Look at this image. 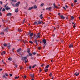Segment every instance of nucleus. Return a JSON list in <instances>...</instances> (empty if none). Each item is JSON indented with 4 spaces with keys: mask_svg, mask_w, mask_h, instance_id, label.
Returning <instances> with one entry per match:
<instances>
[{
    "mask_svg": "<svg viewBox=\"0 0 80 80\" xmlns=\"http://www.w3.org/2000/svg\"><path fill=\"white\" fill-rule=\"evenodd\" d=\"M9 30V28L8 27H7L6 28L3 29V32H8V30Z\"/></svg>",
    "mask_w": 80,
    "mask_h": 80,
    "instance_id": "1",
    "label": "nucleus"
},
{
    "mask_svg": "<svg viewBox=\"0 0 80 80\" xmlns=\"http://www.w3.org/2000/svg\"><path fill=\"white\" fill-rule=\"evenodd\" d=\"M27 57H22V60L23 61H25V60H26L27 59Z\"/></svg>",
    "mask_w": 80,
    "mask_h": 80,
    "instance_id": "2",
    "label": "nucleus"
},
{
    "mask_svg": "<svg viewBox=\"0 0 80 80\" xmlns=\"http://www.w3.org/2000/svg\"><path fill=\"white\" fill-rule=\"evenodd\" d=\"M38 23L37 24V25H40L42 23V21L40 20H39L38 21Z\"/></svg>",
    "mask_w": 80,
    "mask_h": 80,
    "instance_id": "3",
    "label": "nucleus"
},
{
    "mask_svg": "<svg viewBox=\"0 0 80 80\" xmlns=\"http://www.w3.org/2000/svg\"><path fill=\"white\" fill-rule=\"evenodd\" d=\"M52 9V7H49V8H46V10H48V11H51V10Z\"/></svg>",
    "mask_w": 80,
    "mask_h": 80,
    "instance_id": "4",
    "label": "nucleus"
},
{
    "mask_svg": "<svg viewBox=\"0 0 80 80\" xmlns=\"http://www.w3.org/2000/svg\"><path fill=\"white\" fill-rule=\"evenodd\" d=\"M20 2H17L15 4V6L16 7H18L19 6V4H20Z\"/></svg>",
    "mask_w": 80,
    "mask_h": 80,
    "instance_id": "5",
    "label": "nucleus"
},
{
    "mask_svg": "<svg viewBox=\"0 0 80 80\" xmlns=\"http://www.w3.org/2000/svg\"><path fill=\"white\" fill-rule=\"evenodd\" d=\"M42 42L43 43H44V44H45L47 43V40L45 39H43L42 40Z\"/></svg>",
    "mask_w": 80,
    "mask_h": 80,
    "instance_id": "6",
    "label": "nucleus"
},
{
    "mask_svg": "<svg viewBox=\"0 0 80 80\" xmlns=\"http://www.w3.org/2000/svg\"><path fill=\"white\" fill-rule=\"evenodd\" d=\"M60 17H61V19H63V20H64V19H65V17L63 16L62 15H61Z\"/></svg>",
    "mask_w": 80,
    "mask_h": 80,
    "instance_id": "7",
    "label": "nucleus"
},
{
    "mask_svg": "<svg viewBox=\"0 0 80 80\" xmlns=\"http://www.w3.org/2000/svg\"><path fill=\"white\" fill-rule=\"evenodd\" d=\"M7 15L8 17H9L10 16H12V13H8V14H7Z\"/></svg>",
    "mask_w": 80,
    "mask_h": 80,
    "instance_id": "8",
    "label": "nucleus"
},
{
    "mask_svg": "<svg viewBox=\"0 0 80 80\" xmlns=\"http://www.w3.org/2000/svg\"><path fill=\"white\" fill-rule=\"evenodd\" d=\"M40 33H39L37 34V38H40Z\"/></svg>",
    "mask_w": 80,
    "mask_h": 80,
    "instance_id": "9",
    "label": "nucleus"
},
{
    "mask_svg": "<svg viewBox=\"0 0 80 80\" xmlns=\"http://www.w3.org/2000/svg\"><path fill=\"white\" fill-rule=\"evenodd\" d=\"M53 5L54 6V8H58V7L55 5V3H53Z\"/></svg>",
    "mask_w": 80,
    "mask_h": 80,
    "instance_id": "10",
    "label": "nucleus"
},
{
    "mask_svg": "<svg viewBox=\"0 0 80 80\" xmlns=\"http://www.w3.org/2000/svg\"><path fill=\"white\" fill-rule=\"evenodd\" d=\"M74 75L76 76H78V75H79V73L78 72H76L74 74Z\"/></svg>",
    "mask_w": 80,
    "mask_h": 80,
    "instance_id": "11",
    "label": "nucleus"
},
{
    "mask_svg": "<svg viewBox=\"0 0 80 80\" xmlns=\"http://www.w3.org/2000/svg\"><path fill=\"white\" fill-rule=\"evenodd\" d=\"M6 52H5L3 51L1 53V55H3L4 54H5Z\"/></svg>",
    "mask_w": 80,
    "mask_h": 80,
    "instance_id": "12",
    "label": "nucleus"
},
{
    "mask_svg": "<svg viewBox=\"0 0 80 80\" xmlns=\"http://www.w3.org/2000/svg\"><path fill=\"white\" fill-rule=\"evenodd\" d=\"M30 75L31 77H32V78H34V74H30Z\"/></svg>",
    "mask_w": 80,
    "mask_h": 80,
    "instance_id": "13",
    "label": "nucleus"
},
{
    "mask_svg": "<svg viewBox=\"0 0 80 80\" xmlns=\"http://www.w3.org/2000/svg\"><path fill=\"white\" fill-rule=\"evenodd\" d=\"M30 36L31 37H32L33 35V33L32 32L31 33H29Z\"/></svg>",
    "mask_w": 80,
    "mask_h": 80,
    "instance_id": "14",
    "label": "nucleus"
},
{
    "mask_svg": "<svg viewBox=\"0 0 80 80\" xmlns=\"http://www.w3.org/2000/svg\"><path fill=\"white\" fill-rule=\"evenodd\" d=\"M10 8L8 7H7L6 8V10H10Z\"/></svg>",
    "mask_w": 80,
    "mask_h": 80,
    "instance_id": "15",
    "label": "nucleus"
},
{
    "mask_svg": "<svg viewBox=\"0 0 80 80\" xmlns=\"http://www.w3.org/2000/svg\"><path fill=\"white\" fill-rule=\"evenodd\" d=\"M22 50V49L21 48L18 49L17 50V52H20L21 51V50Z\"/></svg>",
    "mask_w": 80,
    "mask_h": 80,
    "instance_id": "16",
    "label": "nucleus"
},
{
    "mask_svg": "<svg viewBox=\"0 0 80 80\" xmlns=\"http://www.w3.org/2000/svg\"><path fill=\"white\" fill-rule=\"evenodd\" d=\"M27 52L28 53H30V49L28 48L27 49Z\"/></svg>",
    "mask_w": 80,
    "mask_h": 80,
    "instance_id": "17",
    "label": "nucleus"
},
{
    "mask_svg": "<svg viewBox=\"0 0 80 80\" xmlns=\"http://www.w3.org/2000/svg\"><path fill=\"white\" fill-rule=\"evenodd\" d=\"M34 42H35L36 45H38V43H37V39H35L34 41Z\"/></svg>",
    "mask_w": 80,
    "mask_h": 80,
    "instance_id": "18",
    "label": "nucleus"
},
{
    "mask_svg": "<svg viewBox=\"0 0 80 80\" xmlns=\"http://www.w3.org/2000/svg\"><path fill=\"white\" fill-rule=\"evenodd\" d=\"M33 8L36 9V8H37V7L36 5H34V7H33Z\"/></svg>",
    "mask_w": 80,
    "mask_h": 80,
    "instance_id": "19",
    "label": "nucleus"
},
{
    "mask_svg": "<svg viewBox=\"0 0 80 80\" xmlns=\"http://www.w3.org/2000/svg\"><path fill=\"white\" fill-rule=\"evenodd\" d=\"M15 12H16V13H18V8H17V9L15 10Z\"/></svg>",
    "mask_w": 80,
    "mask_h": 80,
    "instance_id": "20",
    "label": "nucleus"
},
{
    "mask_svg": "<svg viewBox=\"0 0 80 80\" xmlns=\"http://www.w3.org/2000/svg\"><path fill=\"white\" fill-rule=\"evenodd\" d=\"M8 60H10V61H12V58H9L8 59Z\"/></svg>",
    "mask_w": 80,
    "mask_h": 80,
    "instance_id": "21",
    "label": "nucleus"
},
{
    "mask_svg": "<svg viewBox=\"0 0 80 80\" xmlns=\"http://www.w3.org/2000/svg\"><path fill=\"white\" fill-rule=\"evenodd\" d=\"M69 48H71V47H73V44H71L69 46Z\"/></svg>",
    "mask_w": 80,
    "mask_h": 80,
    "instance_id": "22",
    "label": "nucleus"
},
{
    "mask_svg": "<svg viewBox=\"0 0 80 80\" xmlns=\"http://www.w3.org/2000/svg\"><path fill=\"white\" fill-rule=\"evenodd\" d=\"M33 8V7H32L31 8H29V9H28V10H32V9Z\"/></svg>",
    "mask_w": 80,
    "mask_h": 80,
    "instance_id": "23",
    "label": "nucleus"
},
{
    "mask_svg": "<svg viewBox=\"0 0 80 80\" xmlns=\"http://www.w3.org/2000/svg\"><path fill=\"white\" fill-rule=\"evenodd\" d=\"M29 56H30V57H32V56H33V55H32V54L31 53H29Z\"/></svg>",
    "mask_w": 80,
    "mask_h": 80,
    "instance_id": "24",
    "label": "nucleus"
},
{
    "mask_svg": "<svg viewBox=\"0 0 80 80\" xmlns=\"http://www.w3.org/2000/svg\"><path fill=\"white\" fill-rule=\"evenodd\" d=\"M23 43H28V42L27 41H23Z\"/></svg>",
    "mask_w": 80,
    "mask_h": 80,
    "instance_id": "25",
    "label": "nucleus"
},
{
    "mask_svg": "<svg viewBox=\"0 0 80 80\" xmlns=\"http://www.w3.org/2000/svg\"><path fill=\"white\" fill-rule=\"evenodd\" d=\"M44 5V3H42L40 5L41 7H43V5Z\"/></svg>",
    "mask_w": 80,
    "mask_h": 80,
    "instance_id": "26",
    "label": "nucleus"
},
{
    "mask_svg": "<svg viewBox=\"0 0 80 80\" xmlns=\"http://www.w3.org/2000/svg\"><path fill=\"white\" fill-rule=\"evenodd\" d=\"M3 77L5 78V79H7V78L5 77V75L4 74L3 75Z\"/></svg>",
    "mask_w": 80,
    "mask_h": 80,
    "instance_id": "27",
    "label": "nucleus"
},
{
    "mask_svg": "<svg viewBox=\"0 0 80 80\" xmlns=\"http://www.w3.org/2000/svg\"><path fill=\"white\" fill-rule=\"evenodd\" d=\"M3 45L4 47H7V44H6V43H4L3 44Z\"/></svg>",
    "mask_w": 80,
    "mask_h": 80,
    "instance_id": "28",
    "label": "nucleus"
},
{
    "mask_svg": "<svg viewBox=\"0 0 80 80\" xmlns=\"http://www.w3.org/2000/svg\"><path fill=\"white\" fill-rule=\"evenodd\" d=\"M49 67V65H48L46 66V67H45V68H48Z\"/></svg>",
    "mask_w": 80,
    "mask_h": 80,
    "instance_id": "29",
    "label": "nucleus"
},
{
    "mask_svg": "<svg viewBox=\"0 0 80 80\" xmlns=\"http://www.w3.org/2000/svg\"><path fill=\"white\" fill-rule=\"evenodd\" d=\"M20 78L19 76H18V77H15V79H17V78Z\"/></svg>",
    "mask_w": 80,
    "mask_h": 80,
    "instance_id": "30",
    "label": "nucleus"
},
{
    "mask_svg": "<svg viewBox=\"0 0 80 80\" xmlns=\"http://www.w3.org/2000/svg\"><path fill=\"white\" fill-rule=\"evenodd\" d=\"M37 22L36 21L35 22H34L33 25H37Z\"/></svg>",
    "mask_w": 80,
    "mask_h": 80,
    "instance_id": "31",
    "label": "nucleus"
},
{
    "mask_svg": "<svg viewBox=\"0 0 80 80\" xmlns=\"http://www.w3.org/2000/svg\"><path fill=\"white\" fill-rule=\"evenodd\" d=\"M37 66V65L35 64L34 65H33L32 67V68H34V67H36Z\"/></svg>",
    "mask_w": 80,
    "mask_h": 80,
    "instance_id": "32",
    "label": "nucleus"
},
{
    "mask_svg": "<svg viewBox=\"0 0 80 80\" xmlns=\"http://www.w3.org/2000/svg\"><path fill=\"white\" fill-rule=\"evenodd\" d=\"M5 75H6V76H7V77H8V74H7V73H5Z\"/></svg>",
    "mask_w": 80,
    "mask_h": 80,
    "instance_id": "33",
    "label": "nucleus"
},
{
    "mask_svg": "<svg viewBox=\"0 0 80 80\" xmlns=\"http://www.w3.org/2000/svg\"><path fill=\"white\" fill-rule=\"evenodd\" d=\"M18 30L19 32H22V30L20 29H18Z\"/></svg>",
    "mask_w": 80,
    "mask_h": 80,
    "instance_id": "34",
    "label": "nucleus"
},
{
    "mask_svg": "<svg viewBox=\"0 0 80 80\" xmlns=\"http://www.w3.org/2000/svg\"><path fill=\"white\" fill-rule=\"evenodd\" d=\"M7 47H10V45L8 44V45H7Z\"/></svg>",
    "mask_w": 80,
    "mask_h": 80,
    "instance_id": "35",
    "label": "nucleus"
},
{
    "mask_svg": "<svg viewBox=\"0 0 80 80\" xmlns=\"http://www.w3.org/2000/svg\"><path fill=\"white\" fill-rule=\"evenodd\" d=\"M14 66L15 67H16V68H17V64H14Z\"/></svg>",
    "mask_w": 80,
    "mask_h": 80,
    "instance_id": "36",
    "label": "nucleus"
},
{
    "mask_svg": "<svg viewBox=\"0 0 80 80\" xmlns=\"http://www.w3.org/2000/svg\"><path fill=\"white\" fill-rule=\"evenodd\" d=\"M12 2H17V1H16V0H12Z\"/></svg>",
    "mask_w": 80,
    "mask_h": 80,
    "instance_id": "37",
    "label": "nucleus"
},
{
    "mask_svg": "<svg viewBox=\"0 0 80 80\" xmlns=\"http://www.w3.org/2000/svg\"><path fill=\"white\" fill-rule=\"evenodd\" d=\"M5 8H3L2 10V12H5Z\"/></svg>",
    "mask_w": 80,
    "mask_h": 80,
    "instance_id": "38",
    "label": "nucleus"
},
{
    "mask_svg": "<svg viewBox=\"0 0 80 80\" xmlns=\"http://www.w3.org/2000/svg\"><path fill=\"white\" fill-rule=\"evenodd\" d=\"M29 43H31V44H32V43H33V42H32V41H29Z\"/></svg>",
    "mask_w": 80,
    "mask_h": 80,
    "instance_id": "39",
    "label": "nucleus"
},
{
    "mask_svg": "<svg viewBox=\"0 0 80 80\" xmlns=\"http://www.w3.org/2000/svg\"><path fill=\"white\" fill-rule=\"evenodd\" d=\"M36 52H32V54H33V55H36Z\"/></svg>",
    "mask_w": 80,
    "mask_h": 80,
    "instance_id": "40",
    "label": "nucleus"
},
{
    "mask_svg": "<svg viewBox=\"0 0 80 80\" xmlns=\"http://www.w3.org/2000/svg\"><path fill=\"white\" fill-rule=\"evenodd\" d=\"M49 76H50V77H52V73H50L49 74Z\"/></svg>",
    "mask_w": 80,
    "mask_h": 80,
    "instance_id": "41",
    "label": "nucleus"
},
{
    "mask_svg": "<svg viewBox=\"0 0 80 80\" xmlns=\"http://www.w3.org/2000/svg\"><path fill=\"white\" fill-rule=\"evenodd\" d=\"M71 19H73L74 18V17H73V16H71Z\"/></svg>",
    "mask_w": 80,
    "mask_h": 80,
    "instance_id": "42",
    "label": "nucleus"
},
{
    "mask_svg": "<svg viewBox=\"0 0 80 80\" xmlns=\"http://www.w3.org/2000/svg\"><path fill=\"white\" fill-rule=\"evenodd\" d=\"M71 7H73V3H72L71 4Z\"/></svg>",
    "mask_w": 80,
    "mask_h": 80,
    "instance_id": "43",
    "label": "nucleus"
},
{
    "mask_svg": "<svg viewBox=\"0 0 80 80\" xmlns=\"http://www.w3.org/2000/svg\"><path fill=\"white\" fill-rule=\"evenodd\" d=\"M9 75L10 77H12V75H13V74H10Z\"/></svg>",
    "mask_w": 80,
    "mask_h": 80,
    "instance_id": "44",
    "label": "nucleus"
},
{
    "mask_svg": "<svg viewBox=\"0 0 80 80\" xmlns=\"http://www.w3.org/2000/svg\"><path fill=\"white\" fill-rule=\"evenodd\" d=\"M12 6H13V7H15V4H13V3H12Z\"/></svg>",
    "mask_w": 80,
    "mask_h": 80,
    "instance_id": "45",
    "label": "nucleus"
},
{
    "mask_svg": "<svg viewBox=\"0 0 80 80\" xmlns=\"http://www.w3.org/2000/svg\"><path fill=\"white\" fill-rule=\"evenodd\" d=\"M33 35H34V37H34L35 38V37H36V35L35 34H34Z\"/></svg>",
    "mask_w": 80,
    "mask_h": 80,
    "instance_id": "46",
    "label": "nucleus"
},
{
    "mask_svg": "<svg viewBox=\"0 0 80 80\" xmlns=\"http://www.w3.org/2000/svg\"><path fill=\"white\" fill-rule=\"evenodd\" d=\"M41 49V47H38V49L40 50Z\"/></svg>",
    "mask_w": 80,
    "mask_h": 80,
    "instance_id": "47",
    "label": "nucleus"
},
{
    "mask_svg": "<svg viewBox=\"0 0 80 80\" xmlns=\"http://www.w3.org/2000/svg\"><path fill=\"white\" fill-rule=\"evenodd\" d=\"M29 68L30 70L31 68H32V67H31V66H30L29 67Z\"/></svg>",
    "mask_w": 80,
    "mask_h": 80,
    "instance_id": "48",
    "label": "nucleus"
},
{
    "mask_svg": "<svg viewBox=\"0 0 80 80\" xmlns=\"http://www.w3.org/2000/svg\"><path fill=\"white\" fill-rule=\"evenodd\" d=\"M41 23H42V25H43V24H44V23H43V21H41Z\"/></svg>",
    "mask_w": 80,
    "mask_h": 80,
    "instance_id": "49",
    "label": "nucleus"
},
{
    "mask_svg": "<svg viewBox=\"0 0 80 80\" xmlns=\"http://www.w3.org/2000/svg\"><path fill=\"white\" fill-rule=\"evenodd\" d=\"M63 8L64 10H66L67 8H66L65 7H63Z\"/></svg>",
    "mask_w": 80,
    "mask_h": 80,
    "instance_id": "50",
    "label": "nucleus"
},
{
    "mask_svg": "<svg viewBox=\"0 0 80 80\" xmlns=\"http://www.w3.org/2000/svg\"><path fill=\"white\" fill-rule=\"evenodd\" d=\"M74 2L75 3H76V2H77V0H74Z\"/></svg>",
    "mask_w": 80,
    "mask_h": 80,
    "instance_id": "51",
    "label": "nucleus"
},
{
    "mask_svg": "<svg viewBox=\"0 0 80 80\" xmlns=\"http://www.w3.org/2000/svg\"><path fill=\"white\" fill-rule=\"evenodd\" d=\"M27 61L26 60H25V63H27Z\"/></svg>",
    "mask_w": 80,
    "mask_h": 80,
    "instance_id": "52",
    "label": "nucleus"
},
{
    "mask_svg": "<svg viewBox=\"0 0 80 80\" xmlns=\"http://www.w3.org/2000/svg\"><path fill=\"white\" fill-rule=\"evenodd\" d=\"M45 70H46V71L47 70V71H48V69L45 68Z\"/></svg>",
    "mask_w": 80,
    "mask_h": 80,
    "instance_id": "53",
    "label": "nucleus"
},
{
    "mask_svg": "<svg viewBox=\"0 0 80 80\" xmlns=\"http://www.w3.org/2000/svg\"><path fill=\"white\" fill-rule=\"evenodd\" d=\"M39 71H40V72H42V70H41V68H39Z\"/></svg>",
    "mask_w": 80,
    "mask_h": 80,
    "instance_id": "54",
    "label": "nucleus"
},
{
    "mask_svg": "<svg viewBox=\"0 0 80 80\" xmlns=\"http://www.w3.org/2000/svg\"><path fill=\"white\" fill-rule=\"evenodd\" d=\"M22 68H23V67H20V70L22 69Z\"/></svg>",
    "mask_w": 80,
    "mask_h": 80,
    "instance_id": "55",
    "label": "nucleus"
},
{
    "mask_svg": "<svg viewBox=\"0 0 80 80\" xmlns=\"http://www.w3.org/2000/svg\"><path fill=\"white\" fill-rule=\"evenodd\" d=\"M65 7L66 8H68V6H67V5H65Z\"/></svg>",
    "mask_w": 80,
    "mask_h": 80,
    "instance_id": "56",
    "label": "nucleus"
},
{
    "mask_svg": "<svg viewBox=\"0 0 80 80\" xmlns=\"http://www.w3.org/2000/svg\"><path fill=\"white\" fill-rule=\"evenodd\" d=\"M40 18H41V19H42V18H43V17L42 16H40Z\"/></svg>",
    "mask_w": 80,
    "mask_h": 80,
    "instance_id": "57",
    "label": "nucleus"
},
{
    "mask_svg": "<svg viewBox=\"0 0 80 80\" xmlns=\"http://www.w3.org/2000/svg\"><path fill=\"white\" fill-rule=\"evenodd\" d=\"M24 23H25V22H24L23 21H22V24H24Z\"/></svg>",
    "mask_w": 80,
    "mask_h": 80,
    "instance_id": "58",
    "label": "nucleus"
},
{
    "mask_svg": "<svg viewBox=\"0 0 80 80\" xmlns=\"http://www.w3.org/2000/svg\"><path fill=\"white\" fill-rule=\"evenodd\" d=\"M0 34H1V35H3V32H2Z\"/></svg>",
    "mask_w": 80,
    "mask_h": 80,
    "instance_id": "59",
    "label": "nucleus"
},
{
    "mask_svg": "<svg viewBox=\"0 0 80 80\" xmlns=\"http://www.w3.org/2000/svg\"><path fill=\"white\" fill-rule=\"evenodd\" d=\"M24 78H27V76H24Z\"/></svg>",
    "mask_w": 80,
    "mask_h": 80,
    "instance_id": "60",
    "label": "nucleus"
},
{
    "mask_svg": "<svg viewBox=\"0 0 80 80\" xmlns=\"http://www.w3.org/2000/svg\"><path fill=\"white\" fill-rule=\"evenodd\" d=\"M2 13L0 12V16H2Z\"/></svg>",
    "mask_w": 80,
    "mask_h": 80,
    "instance_id": "61",
    "label": "nucleus"
},
{
    "mask_svg": "<svg viewBox=\"0 0 80 80\" xmlns=\"http://www.w3.org/2000/svg\"><path fill=\"white\" fill-rule=\"evenodd\" d=\"M2 9V8H1L0 9V12H1Z\"/></svg>",
    "mask_w": 80,
    "mask_h": 80,
    "instance_id": "62",
    "label": "nucleus"
},
{
    "mask_svg": "<svg viewBox=\"0 0 80 80\" xmlns=\"http://www.w3.org/2000/svg\"><path fill=\"white\" fill-rule=\"evenodd\" d=\"M0 3L1 5H2V1H0Z\"/></svg>",
    "mask_w": 80,
    "mask_h": 80,
    "instance_id": "63",
    "label": "nucleus"
},
{
    "mask_svg": "<svg viewBox=\"0 0 80 80\" xmlns=\"http://www.w3.org/2000/svg\"><path fill=\"white\" fill-rule=\"evenodd\" d=\"M23 21L25 22V19H24Z\"/></svg>",
    "mask_w": 80,
    "mask_h": 80,
    "instance_id": "64",
    "label": "nucleus"
}]
</instances>
